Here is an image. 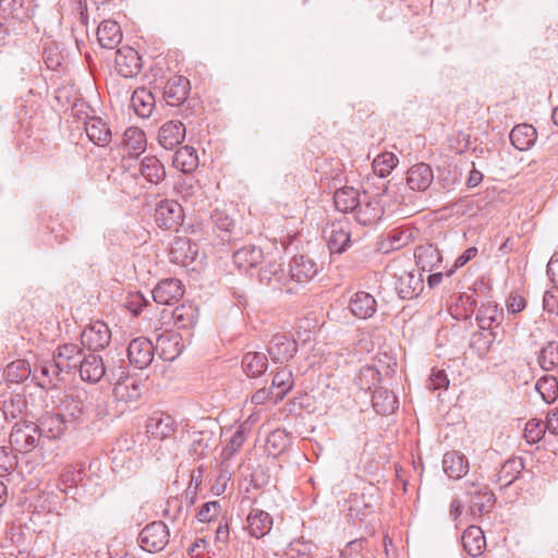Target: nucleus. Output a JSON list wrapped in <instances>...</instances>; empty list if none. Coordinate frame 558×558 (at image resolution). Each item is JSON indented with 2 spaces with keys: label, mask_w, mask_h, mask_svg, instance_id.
Masks as SVG:
<instances>
[{
  "label": "nucleus",
  "mask_w": 558,
  "mask_h": 558,
  "mask_svg": "<svg viewBox=\"0 0 558 558\" xmlns=\"http://www.w3.org/2000/svg\"><path fill=\"white\" fill-rule=\"evenodd\" d=\"M31 374L29 364L24 360L11 362L5 368L7 379L11 383H21Z\"/></svg>",
  "instance_id": "nucleus-55"
},
{
  "label": "nucleus",
  "mask_w": 558,
  "mask_h": 558,
  "mask_svg": "<svg viewBox=\"0 0 558 558\" xmlns=\"http://www.w3.org/2000/svg\"><path fill=\"white\" fill-rule=\"evenodd\" d=\"M317 274L316 263L304 255H296L290 262V278L299 283L311 281Z\"/></svg>",
  "instance_id": "nucleus-23"
},
{
  "label": "nucleus",
  "mask_w": 558,
  "mask_h": 558,
  "mask_svg": "<svg viewBox=\"0 0 558 558\" xmlns=\"http://www.w3.org/2000/svg\"><path fill=\"white\" fill-rule=\"evenodd\" d=\"M185 137V126L181 121H168L158 132L159 144L168 150L174 149Z\"/></svg>",
  "instance_id": "nucleus-18"
},
{
  "label": "nucleus",
  "mask_w": 558,
  "mask_h": 558,
  "mask_svg": "<svg viewBox=\"0 0 558 558\" xmlns=\"http://www.w3.org/2000/svg\"><path fill=\"white\" fill-rule=\"evenodd\" d=\"M417 230L410 227H399L389 231L386 235L388 247L391 251L400 250L413 242Z\"/></svg>",
  "instance_id": "nucleus-44"
},
{
  "label": "nucleus",
  "mask_w": 558,
  "mask_h": 558,
  "mask_svg": "<svg viewBox=\"0 0 558 558\" xmlns=\"http://www.w3.org/2000/svg\"><path fill=\"white\" fill-rule=\"evenodd\" d=\"M170 532L162 521L147 524L138 535V544L148 553L161 551L169 543Z\"/></svg>",
  "instance_id": "nucleus-2"
},
{
  "label": "nucleus",
  "mask_w": 558,
  "mask_h": 558,
  "mask_svg": "<svg viewBox=\"0 0 558 558\" xmlns=\"http://www.w3.org/2000/svg\"><path fill=\"white\" fill-rule=\"evenodd\" d=\"M97 39L102 48H116L122 40L120 25L113 20L102 21L97 28Z\"/></svg>",
  "instance_id": "nucleus-28"
},
{
  "label": "nucleus",
  "mask_w": 558,
  "mask_h": 558,
  "mask_svg": "<svg viewBox=\"0 0 558 558\" xmlns=\"http://www.w3.org/2000/svg\"><path fill=\"white\" fill-rule=\"evenodd\" d=\"M462 545L464 550L471 557H477L483 553L486 546V539L481 527L471 525L462 535Z\"/></svg>",
  "instance_id": "nucleus-33"
},
{
  "label": "nucleus",
  "mask_w": 558,
  "mask_h": 558,
  "mask_svg": "<svg viewBox=\"0 0 558 558\" xmlns=\"http://www.w3.org/2000/svg\"><path fill=\"white\" fill-rule=\"evenodd\" d=\"M381 376L379 371L371 365L363 366L356 375L354 383L363 391L367 392L373 388H378Z\"/></svg>",
  "instance_id": "nucleus-45"
},
{
  "label": "nucleus",
  "mask_w": 558,
  "mask_h": 558,
  "mask_svg": "<svg viewBox=\"0 0 558 558\" xmlns=\"http://www.w3.org/2000/svg\"><path fill=\"white\" fill-rule=\"evenodd\" d=\"M323 232L331 254H342L351 246V231L348 221H333L327 225Z\"/></svg>",
  "instance_id": "nucleus-6"
},
{
  "label": "nucleus",
  "mask_w": 558,
  "mask_h": 558,
  "mask_svg": "<svg viewBox=\"0 0 558 558\" xmlns=\"http://www.w3.org/2000/svg\"><path fill=\"white\" fill-rule=\"evenodd\" d=\"M442 468L450 478H461L469 471V461L466 457L459 451H448L442 458Z\"/></svg>",
  "instance_id": "nucleus-29"
},
{
  "label": "nucleus",
  "mask_w": 558,
  "mask_h": 558,
  "mask_svg": "<svg viewBox=\"0 0 558 558\" xmlns=\"http://www.w3.org/2000/svg\"><path fill=\"white\" fill-rule=\"evenodd\" d=\"M81 361L77 366L80 377L92 384L98 383L104 377L109 381V368H117V366L107 365L100 355L93 352L84 353Z\"/></svg>",
  "instance_id": "nucleus-4"
},
{
  "label": "nucleus",
  "mask_w": 558,
  "mask_h": 558,
  "mask_svg": "<svg viewBox=\"0 0 558 558\" xmlns=\"http://www.w3.org/2000/svg\"><path fill=\"white\" fill-rule=\"evenodd\" d=\"M246 523L250 535L255 538H262L270 532L272 518L264 510L252 509L247 514Z\"/></svg>",
  "instance_id": "nucleus-25"
},
{
  "label": "nucleus",
  "mask_w": 558,
  "mask_h": 558,
  "mask_svg": "<svg viewBox=\"0 0 558 558\" xmlns=\"http://www.w3.org/2000/svg\"><path fill=\"white\" fill-rule=\"evenodd\" d=\"M149 305L148 299H146L142 293L136 292L134 294H130L126 301V308L134 315H140L143 310Z\"/></svg>",
  "instance_id": "nucleus-62"
},
{
  "label": "nucleus",
  "mask_w": 558,
  "mask_h": 558,
  "mask_svg": "<svg viewBox=\"0 0 558 558\" xmlns=\"http://www.w3.org/2000/svg\"><path fill=\"white\" fill-rule=\"evenodd\" d=\"M242 368L251 378L262 376L268 367L267 355L262 352H247L242 357Z\"/></svg>",
  "instance_id": "nucleus-38"
},
{
  "label": "nucleus",
  "mask_w": 558,
  "mask_h": 558,
  "mask_svg": "<svg viewBox=\"0 0 558 558\" xmlns=\"http://www.w3.org/2000/svg\"><path fill=\"white\" fill-rule=\"evenodd\" d=\"M384 208L379 201L363 193L360 204L354 211L355 220L363 226L374 225L381 219Z\"/></svg>",
  "instance_id": "nucleus-14"
},
{
  "label": "nucleus",
  "mask_w": 558,
  "mask_h": 558,
  "mask_svg": "<svg viewBox=\"0 0 558 558\" xmlns=\"http://www.w3.org/2000/svg\"><path fill=\"white\" fill-rule=\"evenodd\" d=\"M35 376L40 374L43 387H54L61 380H63V372L53 357L49 361H43L38 366L34 369Z\"/></svg>",
  "instance_id": "nucleus-37"
},
{
  "label": "nucleus",
  "mask_w": 558,
  "mask_h": 558,
  "mask_svg": "<svg viewBox=\"0 0 558 558\" xmlns=\"http://www.w3.org/2000/svg\"><path fill=\"white\" fill-rule=\"evenodd\" d=\"M174 324L180 329L193 327L197 322V310L192 305L182 304L172 312Z\"/></svg>",
  "instance_id": "nucleus-47"
},
{
  "label": "nucleus",
  "mask_w": 558,
  "mask_h": 558,
  "mask_svg": "<svg viewBox=\"0 0 558 558\" xmlns=\"http://www.w3.org/2000/svg\"><path fill=\"white\" fill-rule=\"evenodd\" d=\"M424 289V280L422 274L404 272L399 276L396 290L401 299L411 300L417 296Z\"/></svg>",
  "instance_id": "nucleus-27"
},
{
  "label": "nucleus",
  "mask_w": 558,
  "mask_h": 558,
  "mask_svg": "<svg viewBox=\"0 0 558 558\" xmlns=\"http://www.w3.org/2000/svg\"><path fill=\"white\" fill-rule=\"evenodd\" d=\"M361 195L352 186H344L333 194L335 207L342 213H354L360 204Z\"/></svg>",
  "instance_id": "nucleus-35"
},
{
  "label": "nucleus",
  "mask_w": 558,
  "mask_h": 558,
  "mask_svg": "<svg viewBox=\"0 0 558 558\" xmlns=\"http://www.w3.org/2000/svg\"><path fill=\"white\" fill-rule=\"evenodd\" d=\"M284 277L282 264L277 260L268 262L259 271V281L276 287Z\"/></svg>",
  "instance_id": "nucleus-50"
},
{
  "label": "nucleus",
  "mask_w": 558,
  "mask_h": 558,
  "mask_svg": "<svg viewBox=\"0 0 558 558\" xmlns=\"http://www.w3.org/2000/svg\"><path fill=\"white\" fill-rule=\"evenodd\" d=\"M544 310L550 314L558 313V288H553L545 292L543 298Z\"/></svg>",
  "instance_id": "nucleus-64"
},
{
  "label": "nucleus",
  "mask_w": 558,
  "mask_h": 558,
  "mask_svg": "<svg viewBox=\"0 0 558 558\" xmlns=\"http://www.w3.org/2000/svg\"><path fill=\"white\" fill-rule=\"evenodd\" d=\"M211 441V435L208 432H194L191 452L199 458L207 456L209 449V442Z\"/></svg>",
  "instance_id": "nucleus-58"
},
{
  "label": "nucleus",
  "mask_w": 558,
  "mask_h": 558,
  "mask_svg": "<svg viewBox=\"0 0 558 558\" xmlns=\"http://www.w3.org/2000/svg\"><path fill=\"white\" fill-rule=\"evenodd\" d=\"M84 475L83 464L68 465L60 475V483L66 487H74L83 481Z\"/></svg>",
  "instance_id": "nucleus-57"
},
{
  "label": "nucleus",
  "mask_w": 558,
  "mask_h": 558,
  "mask_svg": "<svg viewBox=\"0 0 558 558\" xmlns=\"http://www.w3.org/2000/svg\"><path fill=\"white\" fill-rule=\"evenodd\" d=\"M220 508L219 501L205 502L202 505L196 517L201 522H210L218 515Z\"/></svg>",
  "instance_id": "nucleus-63"
},
{
  "label": "nucleus",
  "mask_w": 558,
  "mask_h": 558,
  "mask_svg": "<svg viewBox=\"0 0 558 558\" xmlns=\"http://www.w3.org/2000/svg\"><path fill=\"white\" fill-rule=\"evenodd\" d=\"M184 349L182 336L173 330H166L158 335L155 350L163 361H173Z\"/></svg>",
  "instance_id": "nucleus-10"
},
{
  "label": "nucleus",
  "mask_w": 558,
  "mask_h": 558,
  "mask_svg": "<svg viewBox=\"0 0 558 558\" xmlns=\"http://www.w3.org/2000/svg\"><path fill=\"white\" fill-rule=\"evenodd\" d=\"M26 408V398L21 393L10 395L2 403V412L7 420L16 418Z\"/></svg>",
  "instance_id": "nucleus-53"
},
{
  "label": "nucleus",
  "mask_w": 558,
  "mask_h": 558,
  "mask_svg": "<svg viewBox=\"0 0 558 558\" xmlns=\"http://www.w3.org/2000/svg\"><path fill=\"white\" fill-rule=\"evenodd\" d=\"M246 439L245 430L243 425L239 426L235 433L232 435L231 439L228 441L226 447L222 450V458L225 460H229L232 456L239 451V449L243 446Z\"/></svg>",
  "instance_id": "nucleus-59"
},
{
  "label": "nucleus",
  "mask_w": 558,
  "mask_h": 558,
  "mask_svg": "<svg viewBox=\"0 0 558 558\" xmlns=\"http://www.w3.org/2000/svg\"><path fill=\"white\" fill-rule=\"evenodd\" d=\"M10 445L19 452H29L39 445L40 436L33 422L16 423L10 434Z\"/></svg>",
  "instance_id": "nucleus-3"
},
{
  "label": "nucleus",
  "mask_w": 558,
  "mask_h": 558,
  "mask_svg": "<svg viewBox=\"0 0 558 558\" xmlns=\"http://www.w3.org/2000/svg\"><path fill=\"white\" fill-rule=\"evenodd\" d=\"M267 351L272 362L284 363L295 355L298 344L287 335L277 333L269 341Z\"/></svg>",
  "instance_id": "nucleus-13"
},
{
  "label": "nucleus",
  "mask_w": 558,
  "mask_h": 558,
  "mask_svg": "<svg viewBox=\"0 0 558 558\" xmlns=\"http://www.w3.org/2000/svg\"><path fill=\"white\" fill-rule=\"evenodd\" d=\"M537 132L527 123L515 125L510 132L511 144L519 150L530 149L536 142Z\"/></svg>",
  "instance_id": "nucleus-31"
},
{
  "label": "nucleus",
  "mask_w": 558,
  "mask_h": 558,
  "mask_svg": "<svg viewBox=\"0 0 558 558\" xmlns=\"http://www.w3.org/2000/svg\"><path fill=\"white\" fill-rule=\"evenodd\" d=\"M545 429L541 421L530 420L525 425L524 437L527 442L535 444L542 439Z\"/></svg>",
  "instance_id": "nucleus-61"
},
{
  "label": "nucleus",
  "mask_w": 558,
  "mask_h": 558,
  "mask_svg": "<svg viewBox=\"0 0 558 558\" xmlns=\"http://www.w3.org/2000/svg\"><path fill=\"white\" fill-rule=\"evenodd\" d=\"M128 367L122 359L119 360L117 368H109V383H113V396L116 400L125 403L134 402L142 395V385L140 379L128 374Z\"/></svg>",
  "instance_id": "nucleus-1"
},
{
  "label": "nucleus",
  "mask_w": 558,
  "mask_h": 558,
  "mask_svg": "<svg viewBox=\"0 0 558 558\" xmlns=\"http://www.w3.org/2000/svg\"><path fill=\"white\" fill-rule=\"evenodd\" d=\"M131 101L134 111L138 117L148 118L151 114L155 105V97L149 90L145 88L135 89Z\"/></svg>",
  "instance_id": "nucleus-43"
},
{
  "label": "nucleus",
  "mask_w": 558,
  "mask_h": 558,
  "mask_svg": "<svg viewBox=\"0 0 558 558\" xmlns=\"http://www.w3.org/2000/svg\"><path fill=\"white\" fill-rule=\"evenodd\" d=\"M154 217L159 228L178 230L179 226L183 222L184 211L178 202L163 199L157 204Z\"/></svg>",
  "instance_id": "nucleus-5"
},
{
  "label": "nucleus",
  "mask_w": 558,
  "mask_h": 558,
  "mask_svg": "<svg viewBox=\"0 0 558 558\" xmlns=\"http://www.w3.org/2000/svg\"><path fill=\"white\" fill-rule=\"evenodd\" d=\"M114 64L118 73L125 78L137 76L142 70V59L138 52L130 46L118 49Z\"/></svg>",
  "instance_id": "nucleus-9"
},
{
  "label": "nucleus",
  "mask_w": 558,
  "mask_h": 558,
  "mask_svg": "<svg viewBox=\"0 0 558 558\" xmlns=\"http://www.w3.org/2000/svg\"><path fill=\"white\" fill-rule=\"evenodd\" d=\"M153 299L158 304L172 305L184 295V287L177 278L161 280L151 291Z\"/></svg>",
  "instance_id": "nucleus-11"
},
{
  "label": "nucleus",
  "mask_w": 558,
  "mask_h": 558,
  "mask_svg": "<svg viewBox=\"0 0 558 558\" xmlns=\"http://www.w3.org/2000/svg\"><path fill=\"white\" fill-rule=\"evenodd\" d=\"M495 339V331L481 329V331L472 335L470 348L473 349L480 356H484L489 352Z\"/></svg>",
  "instance_id": "nucleus-48"
},
{
  "label": "nucleus",
  "mask_w": 558,
  "mask_h": 558,
  "mask_svg": "<svg viewBox=\"0 0 558 558\" xmlns=\"http://www.w3.org/2000/svg\"><path fill=\"white\" fill-rule=\"evenodd\" d=\"M373 408L380 415H388L398 409L397 397L386 388H376L372 396Z\"/></svg>",
  "instance_id": "nucleus-36"
},
{
  "label": "nucleus",
  "mask_w": 558,
  "mask_h": 558,
  "mask_svg": "<svg viewBox=\"0 0 558 558\" xmlns=\"http://www.w3.org/2000/svg\"><path fill=\"white\" fill-rule=\"evenodd\" d=\"M289 444V435L286 430L275 429L267 436L266 448L270 454L281 453Z\"/></svg>",
  "instance_id": "nucleus-56"
},
{
  "label": "nucleus",
  "mask_w": 558,
  "mask_h": 558,
  "mask_svg": "<svg viewBox=\"0 0 558 558\" xmlns=\"http://www.w3.org/2000/svg\"><path fill=\"white\" fill-rule=\"evenodd\" d=\"M433 180V170L427 163L420 162L408 170L407 184L413 191L423 192L427 190Z\"/></svg>",
  "instance_id": "nucleus-24"
},
{
  "label": "nucleus",
  "mask_w": 558,
  "mask_h": 558,
  "mask_svg": "<svg viewBox=\"0 0 558 558\" xmlns=\"http://www.w3.org/2000/svg\"><path fill=\"white\" fill-rule=\"evenodd\" d=\"M537 361L544 371H553L558 365V343L550 341L542 348Z\"/></svg>",
  "instance_id": "nucleus-54"
},
{
  "label": "nucleus",
  "mask_w": 558,
  "mask_h": 558,
  "mask_svg": "<svg viewBox=\"0 0 558 558\" xmlns=\"http://www.w3.org/2000/svg\"><path fill=\"white\" fill-rule=\"evenodd\" d=\"M178 193L184 202L191 203L192 205H197L203 202L204 191L198 182L185 180L180 184Z\"/></svg>",
  "instance_id": "nucleus-51"
},
{
  "label": "nucleus",
  "mask_w": 558,
  "mask_h": 558,
  "mask_svg": "<svg viewBox=\"0 0 558 558\" xmlns=\"http://www.w3.org/2000/svg\"><path fill=\"white\" fill-rule=\"evenodd\" d=\"M475 319L480 329L494 331L504 320V311L492 300L482 301Z\"/></svg>",
  "instance_id": "nucleus-16"
},
{
  "label": "nucleus",
  "mask_w": 558,
  "mask_h": 558,
  "mask_svg": "<svg viewBox=\"0 0 558 558\" xmlns=\"http://www.w3.org/2000/svg\"><path fill=\"white\" fill-rule=\"evenodd\" d=\"M111 340V331L101 320L89 324L81 333V343L93 353L104 350Z\"/></svg>",
  "instance_id": "nucleus-7"
},
{
  "label": "nucleus",
  "mask_w": 558,
  "mask_h": 558,
  "mask_svg": "<svg viewBox=\"0 0 558 558\" xmlns=\"http://www.w3.org/2000/svg\"><path fill=\"white\" fill-rule=\"evenodd\" d=\"M535 389L546 403H551L558 396V380L554 376H543L537 380Z\"/></svg>",
  "instance_id": "nucleus-52"
},
{
  "label": "nucleus",
  "mask_w": 558,
  "mask_h": 558,
  "mask_svg": "<svg viewBox=\"0 0 558 558\" xmlns=\"http://www.w3.org/2000/svg\"><path fill=\"white\" fill-rule=\"evenodd\" d=\"M146 428L151 438L165 440L173 437L177 423L168 414L154 415L147 421Z\"/></svg>",
  "instance_id": "nucleus-20"
},
{
  "label": "nucleus",
  "mask_w": 558,
  "mask_h": 558,
  "mask_svg": "<svg viewBox=\"0 0 558 558\" xmlns=\"http://www.w3.org/2000/svg\"><path fill=\"white\" fill-rule=\"evenodd\" d=\"M172 163L184 173L192 172L198 166L197 153L191 146H183L175 151Z\"/></svg>",
  "instance_id": "nucleus-42"
},
{
  "label": "nucleus",
  "mask_w": 558,
  "mask_h": 558,
  "mask_svg": "<svg viewBox=\"0 0 558 558\" xmlns=\"http://www.w3.org/2000/svg\"><path fill=\"white\" fill-rule=\"evenodd\" d=\"M38 3L36 0H13L11 4V17L21 25L32 23L36 28L34 20L38 12ZM21 32L27 33L26 26L21 27Z\"/></svg>",
  "instance_id": "nucleus-21"
},
{
  "label": "nucleus",
  "mask_w": 558,
  "mask_h": 558,
  "mask_svg": "<svg viewBox=\"0 0 558 558\" xmlns=\"http://www.w3.org/2000/svg\"><path fill=\"white\" fill-rule=\"evenodd\" d=\"M263 260V251L255 245H247L233 253V262L240 269L257 266Z\"/></svg>",
  "instance_id": "nucleus-40"
},
{
  "label": "nucleus",
  "mask_w": 558,
  "mask_h": 558,
  "mask_svg": "<svg viewBox=\"0 0 558 558\" xmlns=\"http://www.w3.org/2000/svg\"><path fill=\"white\" fill-rule=\"evenodd\" d=\"M17 464V458L12 449L0 447V476L9 474Z\"/></svg>",
  "instance_id": "nucleus-60"
},
{
  "label": "nucleus",
  "mask_w": 558,
  "mask_h": 558,
  "mask_svg": "<svg viewBox=\"0 0 558 558\" xmlns=\"http://www.w3.org/2000/svg\"><path fill=\"white\" fill-rule=\"evenodd\" d=\"M36 427L40 438L46 437L48 439H54L61 437V435L64 433L66 429V422L62 414L47 413L40 417L39 423L36 424Z\"/></svg>",
  "instance_id": "nucleus-26"
},
{
  "label": "nucleus",
  "mask_w": 558,
  "mask_h": 558,
  "mask_svg": "<svg viewBox=\"0 0 558 558\" xmlns=\"http://www.w3.org/2000/svg\"><path fill=\"white\" fill-rule=\"evenodd\" d=\"M126 351L130 363L138 369L149 366L156 352L155 344L145 337L133 339L129 343Z\"/></svg>",
  "instance_id": "nucleus-8"
},
{
  "label": "nucleus",
  "mask_w": 558,
  "mask_h": 558,
  "mask_svg": "<svg viewBox=\"0 0 558 558\" xmlns=\"http://www.w3.org/2000/svg\"><path fill=\"white\" fill-rule=\"evenodd\" d=\"M86 398L87 393L85 391L71 393L70 396H68V399L65 401V410L68 414L71 416L72 422L75 424H80L82 422V416L84 415L86 410Z\"/></svg>",
  "instance_id": "nucleus-46"
},
{
  "label": "nucleus",
  "mask_w": 558,
  "mask_h": 558,
  "mask_svg": "<svg viewBox=\"0 0 558 558\" xmlns=\"http://www.w3.org/2000/svg\"><path fill=\"white\" fill-rule=\"evenodd\" d=\"M85 131L88 138L98 146H107L111 142V130L100 118H89L85 122Z\"/></svg>",
  "instance_id": "nucleus-30"
},
{
  "label": "nucleus",
  "mask_w": 558,
  "mask_h": 558,
  "mask_svg": "<svg viewBox=\"0 0 558 558\" xmlns=\"http://www.w3.org/2000/svg\"><path fill=\"white\" fill-rule=\"evenodd\" d=\"M414 258L416 266L424 272L436 270L442 262L439 250L432 243L417 246L414 251Z\"/></svg>",
  "instance_id": "nucleus-19"
},
{
  "label": "nucleus",
  "mask_w": 558,
  "mask_h": 558,
  "mask_svg": "<svg viewBox=\"0 0 558 558\" xmlns=\"http://www.w3.org/2000/svg\"><path fill=\"white\" fill-rule=\"evenodd\" d=\"M349 310L355 317L367 319L376 313L377 302L368 292L359 291L351 296Z\"/></svg>",
  "instance_id": "nucleus-22"
},
{
  "label": "nucleus",
  "mask_w": 558,
  "mask_h": 558,
  "mask_svg": "<svg viewBox=\"0 0 558 558\" xmlns=\"http://www.w3.org/2000/svg\"><path fill=\"white\" fill-rule=\"evenodd\" d=\"M140 173L153 184H158L166 178L165 166L156 156H146L141 160Z\"/></svg>",
  "instance_id": "nucleus-32"
},
{
  "label": "nucleus",
  "mask_w": 558,
  "mask_h": 558,
  "mask_svg": "<svg viewBox=\"0 0 558 558\" xmlns=\"http://www.w3.org/2000/svg\"><path fill=\"white\" fill-rule=\"evenodd\" d=\"M83 354V349L78 344L64 343L58 345L52 357L64 374H71L77 371Z\"/></svg>",
  "instance_id": "nucleus-12"
},
{
  "label": "nucleus",
  "mask_w": 558,
  "mask_h": 558,
  "mask_svg": "<svg viewBox=\"0 0 558 558\" xmlns=\"http://www.w3.org/2000/svg\"><path fill=\"white\" fill-rule=\"evenodd\" d=\"M524 469L523 459L513 457L508 459L499 469L496 474L495 482L502 487L511 485L521 474Z\"/></svg>",
  "instance_id": "nucleus-34"
},
{
  "label": "nucleus",
  "mask_w": 558,
  "mask_h": 558,
  "mask_svg": "<svg viewBox=\"0 0 558 558\" xmlns=\"http://www.w3.org/2000/svg\"><path fill=\"white\" fill-rule=\"evenodd\" d=\"M190 93V81L184 76H173L163 88V98L169 106L182 105Z\"/></svg>",
  "instance_id": "nucleus-17"
},
{
  "label": "nucleus",
  "mask_w": 558,
  "mask_h": 558,
  "mask_svg": "<svg viewBox=\"0 0 558 558\" xmlns=\"http://www.w3.org/2000/svg\"><path fill=\"white\" fill-rule=\"evenodd\" d=\"M469 489L471 496V513L473 517H482L485 513L490 512L495 505V495L486 485H477L472 483Z\"/></svg>",
  "instance_id": "nucleus-15"
},
{
  "label": "nucleus",
  "mask_w": 558,
  "mask_h": 558,
  "mask_svg": "<svg viewBox=\"0 0 558 558\" xmlns=\"http://www.w3.org/2000/svg\"><path fill=\"white\" fill-rule=\"evenodd\" d=\"M145 133L135 126L128 128L122 136V145L131 156H138L146 149Z\"/></svg>",
  "instance_id": "nucleus-39"
},
{
  "label": "nucleus",
  "mask_w": 558,
  "mask_h": 558,
  "mask_svg": "<svg viewBox=\"0 0 558 558\" xmlns=\"http://www.w3.org/2000/svg\"><path fill=\"white\" fill-rule=\"evenodd\" d=\"M293 387L292 372L286 367L277 371L272 377L271 389L276 392L274 403L281 401Z\"/></svg>",
  "instance_id": "nucleus-41"
},
{
  "label": "nucleus",
  "mask_w": 558,
  "mask_h": 558,
  "mask_svg": "<svg viewBox=\"0 0 558 558\" xmlns=\"http://www.w3.org/2000/svg\"><path fill=\"white\" fill-rule=\"evenodd\" d=\"M398 162V157L393 153H381L373 160V171L379 178H386L396 168Z\"/></svg>",
  "instance_id": "nucleus-49"
}]
</instances>
